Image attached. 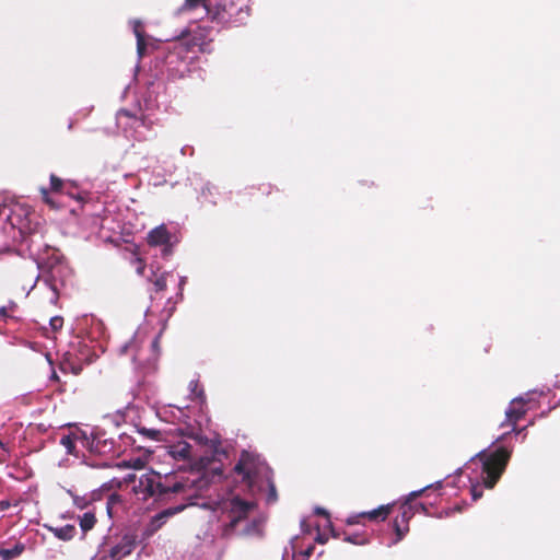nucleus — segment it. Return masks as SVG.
<instances>
[{
    "label": "nucleus",
    "instance_id": "f257e3e1",
    "mask_svg": "<svg viewBox=\"0 0 560 560\" xmlns=\"http://www.w3.org/2000/svg\"><path fill=\"white\" fill-rule=\"evenodd\" d=\"M208 487V480L201 476L199 470L190 469L185 475H164L153 470L143 474L136 487V492L142 494L143 499H164L174 493L187 500L186 505H197L211 509L218 517L219 527L223 536L232 534H250L248 524L240 527L248 514L255 509L250 501L242 500L238 497L224 498L212 506L209 502H198V495Z\"/></svg>",
    "mask_w": 560,
    "mask_h": 560
},
{
    "label": "nucleus",
    "instance_id": "f03ea898",
    "mask_svg": "<svg viewBox=\"0 0 560 560\" xmlns=\"http://www.w3.org/2000/svg\"><path fill=\"white\" fill-rule=\"evenodd\" d=\"M164 84L150 82L139 101L137 110L120 109L116 114L117 127L127 138L141 141L150 137L152 127L160 121V115L166 110Z\"/></svg>",
    "mask_w": 560,
    "mask_h": 560
},
{
    "label": "nucleus",
    "instance_id": "7ed1b4c3",
    "mask_svg": "<svg viewBox=\"0 0 560 560\" xmlns=\"http://www.w3.org/2000/svg\"><path fill=\"white\" fill-rule=\"evenodd\" d=\"M512 450L499 446L492 453L487 454L480 451L472 456L464 466L470 483V493L474 501L482 495V488L491 489L494 487L503 474L511 457Z\"/></svg>",
    "mask_w": 560,
    "mask_h": 560
},
{
    "label": "nucleus",
    "instance_id": "20e7f679",
    "mask_svg": "<svg viewBox=\"0 0 560 560\" xmlns=\"http://www.w3.org/2000/svg\"><path fill=\"white\" fill-rule=\"evenodd\" d=\"M178 13L190 14L191 20L207 16L220 27L238 26L249 16L245 0H185Z\"/></svg>",
    "mask_w": 560,
    "mask_h": 560
},
{
    "label": "nucleus",
    "instance_id": "39448f33",
    "mask_svg": "<svg viewBox=\"0 0 560 560\" xmlns=\"http://www.w3.org/2000/svg\"><path fill=\"white\" fill-rule=\"evenodd\" d=\"M234 474L253 493L267 490V502L277 500V490L272 481V471L267 463L254 453L244 451L234 467Z\"/></svg>",
    "mask_w": 560,
    "mask_h": 560
},
{
    "label": "nucleus",
    "instance_id": "423d86ee",
    "mask_svg": "<svg viewBox=\"0 0 560 560\" xmlns=\"http://www.w3.org/2000/svg\"><path fill=\"white\" fill-rule=\"evenodd\" d=\"M197 37L179 38L170 43L163 57V67L172 78H183L191 71V66L198 51H205L207 44L198 42Z\"/></svg>",
    "mask_w": 560,
    "mask_h": 560
},
{
    "label": "nucleus",
    "instance_id": "0eeeda50",
    "mask_svg": "<svg viewBox=\"0 0 560 560\" xmlns=\"http://www.w3.org/2000/svg\"><path fill=\"white\" fill-rule=\"evenodd\" d=\"M160 336L150 339L141 331H137L133 338L119 348V354H130L135 369L143 375L156 371Z\"/></svg>",
    "mask_w": 560,
    "mask_h": 560
},
{
    "label": "nucleus",
    "instance_id": "6e6552de",
    "mask_svg": "<svg viewBox=\"0 0 560 560\" xmlns=\"http://www.w3.org/2000/svg\"><path fill=\"white\" fill-rule=\"evenodd\" d=\"M153 416L152 409H144L136 404L129 402L124 410H119L113 418L118 425L119 420L130 423L139 441H161L162 431L149 425V418Z\"/></svg>",
    "mask_w": 560,
    "mask_h": 560
},
{
    "label": "nucleus",
    "instance_id": "1a4fd4ad",
    "mask_svg": "<svg viewBox=\"0 0 560 560\" xmlns=\"http://www.w3.org/2000/svg\"><path fill=\"white\" fill-rule=\"evenodd\" d=\"M83 430L84 434L81 435L82 448L88 450L91 454L101 456L118 453V450H116V441L107 436L104 430L98 428H86Z\"/></svg>",
    "mask_w": 560,
    "mask_h": 560
},
{
    "label": "nucleus",
    "instance_id": "9d476101",
    "mask_svg": "<svg viewBox=\"0 0 560 560\" xmlns=\"http://www.w3.org/2000/svg\"><path fill=\"white\" fill-rule=\"evenodd\" d=\"M94 359L95 354L91 351L89 346L81 340H75L69 345L68 350L63 353L62 366L73 374H79L83 370V366L92 363Z\"/></svg>",
    "mask_w": 560,
    "mask_h": 560
},
{
    "label": "nucleus",
    "instance_id": "9b49d317",
    "mask_svg": "<svg viewBox=\"0 0 560 560\" xmlns=\"http://www.w3.org/2000/svg\"><path fill=\"white\" fill-rule=\"evenodd\" d=\"M166 454L174 459L175 463H182L179 467H192L199 455L196 453L195 448L185 440H179L177 442L171 443L166 446Z\"/></svg>",
    "mask_w": 560,
    "mask_h": 560
},
{
    "label": "nucleus",
    "instance_id": "f8f14e48",
    "mask_svg": "<svg viewBox=\"0 0 560 560\" xmlns=\"http://www.w3.org/2000/svg\"><path fill=\"white\" fill-rule=\"evenodd\" d=\"M537 390L528 392L524 396H518L512 399L509 408L505 411L506 419L501 423V428L511 427V431L516 430V422L522 419L527 409L525 408V404L530 401L529 396L536 394Z\"/></svg>",
    "mask_w": 560,
    "mask_h": 560
},
{
    "label": "nucleus",
    "instance_id": "ddd939ff",
    "mask_svg": "<svg viewBox=\"0 0 560 560\" xmlns=\"http://www.w3.org/2000/svg\"><path fill=\"white\" fill-rule=\"evenodd\" d=\"M152 410L155 417L170 423L185 422L188 418L187 407H179L172 404L162 405Z\"/></svg>",
    "mask_w": 560,
    "mask_h": 560
},
{
    "label": "nucleus",
    "instance_id": "4468645a",
    "mask_svg": "<svg viewBox=\"0 0 560 560\" xmlns=\"http://www.w3.org/2000/svg\"><path fill=\"white\" fill-rule=\"evenodd\" d=\"M313 550V545L308 544L304 547L300 537L295 536L290 540L289 546L284 548L282 560H308Z\"/></svg>",
    "mask_w": 560,
    "mask_h": 560
},
{
    "label": "nucleus",
    "instance_id": "2eb2a0df",
    "mask_svg": "<svg viewBox=\"0 0 560 560\" xmlns=\"http://www.w3.org/2000/svg\"><path fill=\"white\" fill-rule=\"evenodd\" d=\"M186 505L184 504H179V505H176V506H172V508H167L159 513H156L154 516L151 517L148 526H147V529L145 532L151 535L153 533H155L156 530H159L165 523L166 521L179 513L180 511H183L185 509Z\"/></svg>",
    "mask_w": 560,
    "mask_h": 560
},
{
    "label": "nucleus",
    "instance_id": "dca6fc26",
    "mask_svg": "<svg viewBox=\"0 0 560 560\" xmlns=\"http://www.w3.org/2000/svg\"><path fill=\"white\" fill-rule=\"evenodd\" d=\"M441 487H442V481H436L435 483L428 485V486H425L424 488H422L420 490L411 491L408 494L407 500L405 501V503L401 505V510L402 511H401V514H400L399 523H401L404 525H408L409 520L415 515L412 504H410V501L412 499L419 497L427 489H430V488H441Z\"/></svg>",
    "mask_w": 560,
    "mask_h": 560
},
{
    "label": "nucleus",
    "instance_id": "f3484780",
    "mask_svg": "<svg viewBox=\"0 0 560 560\" xmlns=\"http://www.w3.org/2000/svg\"><path fill=\"white\" fill-rule=\"evenodd\" d=\"M171 240V234L166 230V228L162 224L153 229L148 235V243L153 246H165L163 249L164 255L171 254V249L168 247Z\"/></svg>",
    "mask_w": 560,
    "mask_h": 560
},
{
    "label": "nucleus",
    "instance_id": "a211bd4d",
    "mask_svg": "<svg viewBox=\"0 0 560 560\" xmlns=\"http://www.w3.org/2000/svg\"><path fill=\"white\" fill-rule=\"evenodd\" d=\"M68 493L72 498L73 505L79 510H92L95 503L101 502L100 493L96 491L88 492L83 495H79L71 490H69Z\"/></svg>",
    "mask_w": 560,
    "mask_h": 560
},
{
    "label": "nucleus",
    "instance_id": "6ab92c4d",
    "mask_svg": "<svg viewBox=\"0 0 560 560\" xmlns=\"http://www.w3.org/2000/svg\"><path fill=\"white\" fill-rule=\"evenodd\" d=\"M82 434H84L83 429H77L69 434L62 435L60 439V444L66 448L67 454H71L74 456H79L77 452V447H82Z\"/></svg>",
    "mask_w": 560,
    "mask_h": 560
},
{
    "label": "nucleus",
    "instance_id": "aec40b11",
    "mask_svg": "<svg viewBox=\"0 0 560 560\" xmlns=\"http://www.w3.org/2000/svg\"><path fill=\"white\" fill-rule=\"evenodd\" d=\"M390 509H392V505L387 504V505H381L377 509H374L369 512H361L359 514H353L348 517L347 523L350 525L359 524L360 518H364V517H368L369 520H376L378 517H381L382 520H385L386 516L389 514Z\"/></svg>",
    "mask_w": 560,
    "mask_h": 560
},
{
    "label": "nucleus",
    "instance_id": "412c9836",
    "mask_svg": "<svg viewBox=\"0 0 560 560\" xmlns=\"http://www.w3.org/2000/svg\"><path fill=\"white\" fill-rule=\"evenodd\" d=\"M61 267H52L47 276L43 278V283L46 288L51 291V296L49 298L50 303L56 304L59 298V272Z\"/></svg>",
    "mask_w": 560,
    "mask_h": 560
},
{
    "label": "nucleus",
    "instance_id": "4be33fe9",
    "mask_svg": "<svg viewBox=\"0 0 560 560\" xmlns=\"http://www.w3.org/2000/svg\"><path fill=\"white\" fill-rule=\"evenodd\" d=\"M135 549V541L131 538L124 537L118 544L113 546L109 550L112 560H122L129 556Z\"/></svg>",
    "mask_w": 560,
    "mask_h": 560
},
{
    "label": "nucleus",
    "instance_id": "5701e85b",
    "mask_svg": "<svg viewBox=\"0 0 560 560\" xmlns=\"http://www.w3.org/2000/svg\"><path fill=\"white\" fill-rule=\"evenodd\" d=\"M130 24H131L133 34L137 38V52H138L139 57H141L145 52V48H147L145 36L142 31V23L139 20H133L130 22Z\"/></svg>",
    "mask_w": 560,
    "mask_h": 560
},
{
    "label": "nucleus",
    "instance_id": "b1692460",
    "mask_svg": "<svg viewBox=\"0 0 560 560\" xmlns=\"http://www.w3.org/2000/svg\"><path fill=\"white\" fill-rule=\"evenodd\" d=\"M48 529L54 534L55 537L63 541L71 540L77 533V528L72 524H67L59 527L49 526Z\"/></svg>",
    "mask_w": 560,
    "mask_h": 560
},
{
    "label": "nucleus",
    "instance_id": "393cba45",
    "mask_svg": "<svg viewBox=\"0 0 560 560\" xmlns=\"http://www.w3.org/2000/svg\"><path fill=\"white\" fill-rule=\"evenodd\" d=\"M138 448L144 450V453L142 455L130 457L129 459L124 460V465L126 467L141 469L145 466L148 458L150 456V451L143 445H139Z\"/></svg>",
    "mask_w": 560,
    "mask_h": 560
},
{
    "label": "nucleus",
    "instance_id": "a878e982",
    "mask_svg": "<svg viewBox=\"0 0 560 560\" xmlns=\"http://www.w3.org/2000/svg\"><path fill=\"white\" fill-rule=\"evenodd\" d=\"M96 506H93L92 510L85 511L81 516H79V524L81 530L85 534L90 529H92L96 523L95 517Z\"/></svg>",
    "mask_w": 560,
    "mask_h": 560
},
{
    "label": "nucleus",
    "instance_id": "bb28decb",
    "mask_svg": "<svg viewBox=\"0 0 560 560\" xmlns=\"http://www.w3.org/2000/svg\"><path fill=\"white\" fill-rule=\"evenodd\" d=\"M25 546L21 542L15 544L11 548H2L0 549V558L1 560H13L18 558L24 551Z\"/></svg>",
    "mask_w": 560,
    "mask_h": 560
},
{
    "label": "nucleus",
    "instance_id": "cd10ccee",
    "mask_svg": "<svg viewBox=\"0 0 560 560\" xmlns=\"http://www.w3.org/2000/svg\"><path fill=\"white\" fill-rule=\"evenodd\" d=\"M394 530H395V534H396V538L393 541L387 544L388 547H392L393 545H395L398 541H400L406 536V534L408 533L409 527H408V525H404V524L399 523V520L396 518L394 521Z\"/></svg>",
    "mask_w": 560,
    "mask_h": 560
},
{
    "label": "nucleus",
    "instance_id": "c85d7f7f",
    "mask_svg": "<svg viewBox=\"0 0 560 560\" xmlns=\"http://www.w3.org/2000/svg\"><path fill=\"white\" fill-rule=\"evenodd\" d=\"M67 186H68V184L63 183L59 177H57L55 175L50 176V187H51L52 191L67 192L70 196H72V194L67 190Z\"/></svg>",
    "mask_w": 560,
    "mask_h": 560
},
{
    "label": "nucleus",
    "instance_id": "c756f323",
    "mask_svg": "<svg viewBox=\"0 0 560 560\" xmlns=\"http://www.w3.org/2000/svg\"><path fill=\"white\" fill-rule=\"evenodd\" d=\"M345 540L353 545H365L369 539L361 534H349L345 537Z\"/></svg>",
    "mask_w": 560,
    "mask_h": 560
},
{
    "label": "nucleus",
    "instance_id": "7c9ffc66",
    "mask_svg": "<svg viewBox=\"0 0 560 560\" xmlns=\"http://www.w3.org/2000/svg\"><path fill=\"white\" fill-rule=\"evenodd\" d=\"M168 277H173V275H171V273L162 275L154 281V288L156 291H163L166 288Z\"/></svg>",
    "mask_w": 560,
    "mask_h": 560
},
{
    "label": "nucleus",
    "instance_id": "2f4dec72",
    "mask_svg": "<svg viewBox=\"0 0 560 560\" xmlns=\"http://www.w3.org/2000/svg\"><path fill=\"white\" fill-rule=\"evenodd\" d=\"M119 503V497L117 494H109L105 502V509L107 514L112 516V509L115 504Z\"/></svg>",
    "mask_w": 560,
    "mask_h": 560
},
{
    "label": "nucleus",
    "instance_id": "473e14b6",
    "mask_svg": "<svg viewBox=\"0 0 560 560\" xmlns=\"http://www.w3.org/2000/svg\"><path fill=\"white\" fill-rule=\"evenodd\" d=\"M189 389L191 392L192 395H195L196 397H203V390L201 388H199V383L198 381H191L189 383Z\"/></svg>",
    "mask_w": 560,
    "mask_h": 560
},
{
    "label": "nucleus",
    "instance_id": "72a5a7b5",
    "mask_svg": "<svg viewBox=\"0 0 560 560\" xmlns=\"http://www.w3.org/2000/svg\"><path fill=\"white\" fill-rule=\"evenodd\" d=\"M49 324H50L52 330H58L63 325V318L60 316H54L50 318Z\"/></svg>",
    "mask_w": 560,
    "mask_h": 560
},
{
    "label": "nucleus",
    "instance_id": "f704fd0d",
    "mask_svg": "<svg viewBox=\"0 0 560 560\" xmlns=\"http://www.w3.org/2000/svg\"><path fill=\"white\" fill-rule=\"evenodd\" d=\"M413 512L416 513H423L424 515H429L428 506L423 503H417L412 505Z\"/></svg>",
    "mask_w": 560,
    "mask_h": 560
},
{
    "label": "nucleus",
    "instance_id": "c9c22d12",
    "mask_svg": "<svg viewBox=\"0 0 560 560\" xmlns=\"http://www.w3.org/2000/svg\"><path fill=\"white\" fill-rule=\"evenodd\" d=\"M526 428H527V427H524V428H521V429H517V428H516V430H515L514 432H515L516 434L525 433ZM511 432H512V431L510 430L509 432H504V433H502V434H501V435L495 440V442H501V441H503V440L505 439V436H506L508 434H510Z\"/></svg>",
    "mask_w": 560,
    "mask_h": 560
},
{
    "label": "nucleus",
    "instance_id": "e433bc0d",
    "mask_svg": "<svg viewBox=\"0 0 560 560\" xmlns=\"http://www.w3.org/2000/svg\"><path fill=\"white\" fill-rule=\"evenodd\" d=\"M141 386H142V384L138 383V385L131 389V394L135 398H138L141 396Z\"/></svg>",
    "mask_w": 560,
    "mask_h": 560
},
{
    "label": "nucleus",
    "instance_id": "4c0bfd02",
    "mask_svg": "<svg viewBox=\"0 0 560 560\" xmlns=\"http://www.w3.org/2000/svg\"><path fill=\"white\" fill-rule=\"evenodd\" d=\"M213 189H215V187H214V186H212V185H210V184H207V185L202 188L201 194H202V196H205V197H206V195H207V194L212 195V190H213Z\"/></svg>",
    "mask_w": 560,
    "mask_h": 560
},
{
    "label": "nucleus",
    "instance_id": "58836bf2",
    "mask_svg": "<svg viewBox=\"0 0 560 560\" xmlns=\"http://www.w3.org/2000/svg\"><path fill=\"white\" fill-rule=\"evenodd\" d=\"M11 506V502L9 500H1L0 501V512H4Z\"/></svg>",
    "mask_w": 560,
    "mask_h": 560
},
{
    "label": "nucleus",
    "instance_id": "ea45409f",
    "mask_svg": "<svg viewBox=\"0 0 560 560\" xmlns=\"http://www.w3.org/2000/svg\"><path fill=\"white\" fill-rule=\"evenodd\" d=\"M104 221H105L104 219H101V218H98V217H95V218L93 219V223H94L96 226H100V229H102V228H103Z\"/></svg>",
    "mask_w": 560,
    "mask_h": 560
},
{
    "label": "nucleus",
    "instance_id": "a19ab883",
    "mask_svg": "<svg viewBox=\"0 0 560 560\" xmlns=\"http://www.w3.org/2000/svg\"><path fill=\"white\" fill-rule=\"evenodd\" d=\"M7 316H8V307L7 306H1L0 307V317L4 318Z\"/></svg>",
    "mask_w": 560,
    "mask_h": 560
},
{
    "label": "nucleus",
    "instance_id": "79ce46f5",
    "mask_svg": "<svg viewBox=\"0 0 560 560\" xmlns=\"http://www.w3.org/2000/svg\"><path fill=\"white\" fill-rule=\"evenodd\" d=\"M5 306L8 307V311H14L18 307L16 303L13 301H10Z\"/></svg>",
    "mask_w": 560,
    "mask_h": 560
},
{
    "label": "nucleus",
    "instance_id": "37998d69",
    "mask_svg": "<svg viewBox=\"0 0 560 560\" xmlns=\"http://www.w3.org/2000/svg\"><path fill=\"white\" fill-rule=\"evenodd\" d=\"M315 513L316 514L327 515V512L323 508H316L315 509Z\"/></svg>",
    "mask_w": 560,
    "mask_h": 560
},
{
    "label": "nucleus",
    "instance_id": "c03bdc74",
    "mask_svg": "<svg viewBox=\"0 0 560 560\" xmlns=\"http://www.w3.org/2000/svg\"><path fill=\"white\" fill-rule=\"evenodd\" d=\"M301 527H302V530L303 532H308L310 529L306 527V521L305 520H302L301 521Z\"/></svg>",
    "mask_w": 560,
    "mask_h": 560
},
{
    "label": "nucleus",
    "instance_id": "a18cd8bd",
    "mask_svg": "<svg viewBox=\"0 0 560 560\" xmlns=\"http://www.w3.org/2000/svg\"><path fill=\"white\" fill-rule=\"evenodd\" d=\"M40 191L43 194L44 199L48 202V198H47L48 190L46 188H42Z\"/></svg>",
    "mask_w": 560,
    "mask_h": 560
},
{
    "label": "nucleus",
    "instance_id": "49530a36",
    "mask_svg": "<svg viewBox=\"0 0 560 560\" xmlns=\"http://www.w3.org/2000/svg\"><path fill=\"white\" fill-rule=\"evenodd\" d=\"M186 283V277H180L179 278V289L182 290L184 284Z\"/></svg>",
    "mask_w": 560,
    "mask_h": 560
},
{
    "label": "nucleus",
    "instance_id": "de8ad7c7",
    "mask_svg": "<svg viewBox=\"0 0 560 560\" xmlns=\"http://www.w3.org/2000/svg\"><path fill=\"white\" fill-rule=\"evenodd\" d=\"M187 149H188V147H183V148L180 149V153H182L183 155H185V154L187 153ZM189 150H190V153H189V154H192V149H190V148H189Z\"/></svg>",
    "mask_w": 560,
    "mask_h": 560
},
{
    "label": "nucleus",
    "instance_id": "09e8293b",
    "mask_svg": "<svg viewBox=\"0 0 560 560\" xmlns=\"http://www.w3.org/2000/svg\"><path fill=\"white\" fill-rule=\"evenodd\" d=\"M40 280V276L38 275L34 281V284L31 287L30 291L33 290L36 285V283Z\"/></svg>",
    "mask_w": 560,
    "mask_h": 560
},
{
    "label": "nucleus",
    "instance_id": "8fccbe9b",
    "mask_svg": "<svg viewBox=\"0 0 560 560\" xmlns=\"http://www.w3.org/2000/svg\"><path fill=\"white\" fill-rule=\"evenodd\" d=\"M447 486H452V487H458L455 482V479H453L452 481H447L446 483Z\"/></svg>",
    "mask_w": 560,
    "mask_h": 560
},
{
    "label": "nucleus",
    "instance_id": "3c124183",
    "mask_svg": "<svg viewBox=\"0 0 560 560\" xmlns=\"http://www.w3.org/2000/svg\"><path fill=\"white\" fill-rule=\"evenodd\" d=\"M0 448H2L4 452H7V453H8V450H7V447H5V444H4L2 441H0Z\"/></svg>",
    "mask_w": 560,
    "mask_h": 560
},
{
    "label": "nucleus",
    "instance_id": "603ef678",
    "mask_svg": "<svg viewBox=\"0 0 560 560\" xmlns=\"http://www.w3.org/2000/svg\"><path fill=\"white\" fill-rule=\"evenodd\" d=\"M316 539H317V541H319V542H322V544L324 542V540L322 539V537H320L319 535L317 536V538H316Z\"/></svg>",
    "mask_w": 560,
    "mask_h": 560
},
{
    "label": "nucleus",
    "instance_id": "864d4df0",
    "mask_svg": "<svg viewBox=\"0 0 560 560\" xmlns=\"http://www.w3.org/2000/svg\"><path fill=\"white\" fill-rule=\"evenodd\" d=\"M213 541V535H211V537L209 538V542H212Z\"/></svg>",
    "mask_w": 560,
    "mask_h": 560
},
{
    "label": "nucleus",
    "instance_id": "5fc2aeb1",
    "mask_svg": "<svg viewBox=\"0 0 560 560\" xmlns=\"http://www.w3.org/2000/svg\"><path fill=\"white\" fill-rule=\"evenodd\" d=\"M444 515L448 516V515H450V512H448V511H445V512H444Z\"/></svg>",
    "mask_w": 560,
    "mask_h": 560
}]
</instances>
